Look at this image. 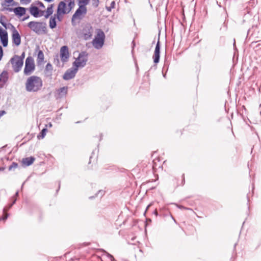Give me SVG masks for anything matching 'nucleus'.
<instances>
[{
    "instance_id": "obj_37",
    "label": "nucleus",
    "mask_w": 261,
    "mask_h": 261,
    "mask_svg": "<svg viewBox=\"0 0 261 261\" xmlns=\"http://www.w3.org/2000/svg\"><path fill=\"white\" fill-rule=\"evenodd\" d=\"M110 6H111V8H112L113 9L115 8V1H113L111 3Z\"/></svg>"
},
{
    "instance_id": "obj_44",
    "label": "nucleus",
    "mask_w": 261,
    "mask_h": 261,
    "mask_svg": "<svg viewBox=\"0 0 261 261\" xmlns=\"http://www.w3.org/2000/svg\"><path fill=\"white\" fill-rule=\"evenodd\" d=\"M5 1L6 3H8V4H10L13 1V0H5Z\"/></svg>"
},
{
    "instance_id": "obj_46",
    "label": "nucleus",
    "mask_w": 261,
    "mask_h": 261,
    "mask_svg": "<svg viewBox=\"0 0 261 261\" xmlns=\"http://www.w3.org/2000/svg\"><path fill=\"white\" fill-rule=\"evenodd\" d=\"M24 55H25V54H24V53H23L21 54V55L20 56V57H21V58H22V61L23 60V59H24Z\"/></svg>"
},
{
    "instance_id": "obj_39",
    "label": "nucleus",
    "mask_w": 261,
    "mask_h": 261,
    "mask_svg": "<svg viewBox=\"0 0 261 261\" xmlns=\"http://www.w3.org/2000/svg\"><path fill=\"white\" fill-rule=\"evenodd\" d=\"M106 10L109 11V12H111L112 9H113L112 8H111V6H106Z\"/></svg>"
},
{
    "instance_id": "obj_59",
    "label": "nucleus",
    "mask_w": 261,
    "mask_h": 261,
    "mask_svg": "<svg viewBox=\"0 0 261 261\" xmlns=\"http://www.w3.org/2000/svg\"><path fill=\"white\" fill-rule=\"evenodd\" d=\"M60 183H59V189L60 188Z\"/></svg>"
},
{
    "instance_id": "obj_7",
    "label": "nucleus",
    "mask_w": 261,
    "mask_h": 261,
    "mask_svg": "<svg viewBox=\"0 0 261 261\" xmlns=\"http://www.w3.org/2000/svg\"><path fill=\"white\" fill-rule=\"evenodd\" d=\"M93 29L90 24H87L85 26L82 30L83 36L85 40H89L91 38L92 36Z\"/></svg>"
},
{
    "instance_id": "obj_5",
    "label": "nucleus",
    "mask_w": 261,
    "mask_h": 261,
    "mask_svg": "<svg viewBox=\"0 0 261 261\" xmlns=\"http://www.w3.org/2000/svg\"><path fill=\"white\" fill-rule=\"evenodd\" d=\"M35 68L34 60L31 57L27 58L25 62L24 74L25 75H29L34 71Z\"/></svg>"
},
{
    "instance_id": "obj_19",
    "label": "nucleus",
    "mask_w": 261,
    "mask_h": 261,
    "mask_svg": "<svg viewBox=\"0 0 261 261\" xmlns=\"http://www.w3.org/2000/svg\"><path fill=\"white\" fill-rule=\"evenodd\" d=\"M54 4L50 5L47 8L44 17L45 18H48L54 12L53 10Z\"/></svg>"
},
{
    "instance_id": "obj_52",
    "label": "nucleus",
    "mask_w": 261,
    "mask_h": 261,
    "mask_svg": "<svg viewBox=\"0 0 261 261\" xmlns=\"http://www.w3.org/2000/svg\"><path fill=\"white\" fill-rule=\"evenodd\" d=\"M7 217H8V216H6L4 217V218H3V220H6V219H7Z\"/></svg>"
},
{
    "instance_id": "obj_53",
    "label": "nucleus",
    "mask_w": 261,
    "mask_h": 261,
    "mask_svg": "<svg viewBox=\"0 0 261 261\" xmlns=\"http://www.w3.org/2000/svg\"><path fill=\"white\" fill-rule=\"evenodd\" d=\"M235 45H236V41H235V39H234L233 46H235Z\"/></svg>"
},
{
    "instance_id": "obj_2",
    "label": "nucleus",
    "mask_w": 261,
    "mask_h": 261,
    "mask_svg": "<svg viewBox=\"0 0 261 261\" xmlns=\"http://www.w3.org/2000/svg\"><path fill=\"white\" fill-rule=\"evenodd\" d=\"M27 26L38 35H44L47 33L46 23L44 22L32 21L28 23Z\"/></svg>"
},
{
    "instance_id": "obj_55",
    "label": "nucleus",
    "mask_w": 261,
    "mask_h": 261,
    "mask_svg": "<svg viewBox=\"0 0 261 261\" xmlns=\"http://www.w3.org/2000/svg\"><path fill=\"white\" fill-rule=\"evenodd\" d=\"M132 43L133 44V45L134 46V45H135V42H134V41H132Z\"/></svg>"
},
{
    "instance_id": "obj_12",
    "label": "nucleus",
    "mask_w": 261,
    "mask_h": 261,
    "mask_svg": "<svg viewBox=\"0 0 261 261\" xmlns=\"http://www.w3.org/2000/svg\"><path fill=\"white\" fill-rule=\"evenodd\" d=\"M12 42L16 45L18 46L21 43V37L18 32L14 29L12 32Z\"/></svg>"
},
{
    "instance_id": "obj_57",
    "label": "nucleus",
    "mask_w": 261,
    "mask_h": 261,
    "mask_svg": "<svg viewBox=\"0 0 261 261\" xmlns=\"http://www.w3.org/2000/svg\"><path fill=\"white\" fill-rule=\"evenodd\" d=\"M2 57H3V56H0V61L2 60Z\"/></svg>"
},
{
    "instance_id": "obj_35",
    "label": "nucleus",
    "mask_w": 261,
    "mask_h": 261,
    "mask_svg": "<svg viewBox=\"0 0 261 261\" xmlns=\"http://www.w3.org/2000/svg\"><path fill=\"white\" fill-rule=\"evenodd\" d=\"M107 256L111 259V261H115V258L113 255H112L111 254H110L108 253H107Z\"/></svg>"
},
{
    "instance_id": "obj_10",
    "label": "nucleus",
    "mask_w": 261,
    "mask_h": 261,
    "mask_svg": "<svg viewBox=\"0 0 261 261\" xmlns=\"http://www.w3.org/2000/svg\"><path fill=\"white\" fill-rule=\"evenodd\" d=\"M152 58L153 59V62L155 64H157L159 62L160 58V43L159 39L156 44Z\"/></svg>"
},
{
    "instance_id": "obj_47",
    "label": "nucleus",
    "mask_w": 261,
    "mask_h": 261,
    "mask_svg": "<svg viewBox=\"0 0 261 261\" xmlns=\"http://www.w3.org/2000/svg\"><path fill=\"white\" fill-rule=\"evenodd\" d=\"M180 208H182V209H187L186 207H184V206H182V205H179L178 206Z\"/></svg>"
},
{
    "instance_id": "obj_14",
    "label": "nucleus",
    "mask_w": 261,
    "mask_h": 261,
    "mask_svg": "<svg viewBox=\"0 0 261 261\" xmlns=\"http://www.w3.org/2000/svg\"><path fill=\"white\" fill-rule=\"evenodd\" d=\"M105 39L103 38H95L92 41L94 47L97 49L101 48L103 45Z\"/></svg>"
},
{
    "instance_id": "obj_32",
    "label": "nucleus",
    "mask_w": 261,
    "mask_h": 261,
    "mask_svg": "<svg viewBox=\"0 0 261 261\" xmlns=\"http://www.w3.org/2000/svg\"><path fill=\"white\" fill-rule=\"evenodd\" d=\"M62 14H59L58 12H57L56 14H55L53 17H55V19L57 18L59 21H61V15Z\"/></svg>"
},
{
    "instance_id": "obj_26",
    "label": "nucleus",
    "mask_w": 261,
    "mask_h": 261,
    "mask_svg": "<svg viewBox=\"0 0 261 261\" xmlns=\"http://www.w3.org/2000/svg\"><path fill=\"white\" fill-rule=\"evenodd\" d=\"M47 132V128H44L42 129L41 132H40V134L38 135L37 138L39 139H43L45 136L46 135V133Z\"/></svg>"
},
{
    "instance_id": "obj_36",
    "label": "nucleus",
    "mask_w": 261,
    "mask_h": 261,
    "mask_svg": "<svg viewBox=\"0 0 261 261\" xmlns=\"http://www.w3.org/2000/svg\"><path fill=\"white\" fill-rule=\"evenodd\" d=\"M40 7L42 8H45V6L44 5V4L41 2H39L38 1L37 2V4Z\"/></svg>"
},
{
    "instance_id": "obj_1",
    "label": "nucleus",
    "mask_w": 261,
    "mask_h": 261,
    "mask_svg": "<svg viewBox=\"0 0 261 261\" xmlns=\"http://www.w3.org/2000/svg\"><path fill=\"white\" fill-rule=\"evenodd\" d=\"M25 86L27 91L36 92L41 89L43 86V81L40 77L32 75L28 78Z\"/></svg>"
},
{
    "instance_id": "obj_45",
    "label": "nucleus",
    "mask_w": 261,
    "mask_h": 261,
    "mask_svg": "<svg viewBox=\"0 0 261 261\" xmlns=\"http://www.w3.org/2000/svg\"><path fill=\"white\" fill-rule=\"evenodd\" d=\"M18 192L17 191L15 193V195L13 197V198H16V197L18 196Z\"/></svg>"
},
{
    "instance_id": "obj_29",
    "label": "nucleus",
    "mask_w": 261,
    "mask_h": 261,
    "mask_svg": "<svg viewBox=\"0 0 261 261\" xmlns=\"http://www.w3.org/2000/svg\"><path fill=\"white\" fill-rule=\"evenodd\" d=\"M1 42L4 47H6L8 45V38H4L1 40Z\"/></svg>"
},
{
    "instance_id": "obj_54",
    "label": "nucleus",
    "mask_w": 261,
    "mask_h": 261,
    "mask_svg": "<svg viewBox=\"0 0 261 261\" xmlns=\"http://www.w3.org/2000/svg\"><path fill=\"white\" fill-rule=\"evenodd\" d=\"M150 206V205H148L147 206V208H146V211H147V209L148 208V207H149ZM146 212V211H145V212Z\"/></svg>"
},
{
    "instance_id": "obj_28",
    "label": "nucleus",
    "mask_w": 261,
    "mask_h": 261,
    "mask_svg": "<svg viewBox=\"0 0 261 261\" xmlns=\"http://www.w3.org/2000/svg\"><path fill=\"white\" fill-rule=\"evenodd\" d=\"M18 167V164L16 162H13L12 164L9 167V170L11 171Z\"/></svg>"
},
{
    "instance_id": "obj_43",
    "label": "nucleus",
    "mask_w": 261,
    "mask_h": 261,
    "mask_svg": "<svg viewBox=\"0 0 261 261\" xmlns=\"http://www.w3.org/2000/svg\"><path fill=\"white\" fill-rule=\"evenodd\" d=\"M16 198H13V202L10 205V207L12 206L16 202Z\"/></svg>"
},
{
    "instance_id": "obj_40",
    "label": "nucleus",
    "mask_w": 261,
    "mask_h": 261,
    "mask_svg": "<svg viewBox=\"0 0 261 261\" xmlns=\"http://www.w3.org/2000/svg\"><path fill=\"white\" fill-rule=\"evenodd\" d=\"M106 10L109 11V12H111L112 9H113L112 8H111V6H106Z\"/></svg>"
},
{
    "instance_id": "obj_48",
    "label": "nucleus",
    "mask_w": 261,
    "mask_h": 261,
    "mask_svg": "<svg viewBox=\"0 0 261 261\" xmlns=\"http://www.w3.org/2000/svg\"><path fill=\"white\" fill-rule=\"evenodd\" d=\"M153 213L154 214V215L157 216H158V212H157V211L156 210H154V212H153Z\"/></svg>"
},
{
    "instance_id": "obj_42",
    "label": "nucleus",
    "mask_w": 261,
    "mask_h": 261,
    "mask_svg": "<svg viewBox=\"0 0 261 261\" xmlns=\"http://www.w3.org/2000/svg\"><path fill=\"white\" fill-rule=\"evenodd\" d=\"M44 14V11H41V10H40V12H39V17H41L42 16H43Z\"/></svg>"
},
{
    "instance_id": "obj_9",
    "label": "nucleus",
    "mask_w": 261,
    "mask_h": 261,
    "mask_svg": "<svg viewBox=\"0 0 261 261\" xmlns=\"http://www.w3.org/2000/svg\"><path fill=\"white\" fill-rule=\"evenodd\" d=\"M69 57L68 47L67 46H63L60 49V58L63 62L68 61Z\"/></svg>"
},
{
    "instance_id": "obj_34",
    "label": "nucleus",
    "mask_w": 261,
    "mask_h": 261,
    "mask_svg": "<svg viewBox=\"0 0 261 261\" xmlns=\"http://www.w3.org/2000/svg\"><path fill=\"white\" fill-rule=\"evenodd\" d=\"M105 194V191L103 190H99L97 193L96 194L95 196H97L98 194H100V196H102Z\"/></svg>"
},
{
    "instance_id": "obj_58",
    "label": "nucleus",
    "mask_w": 261,
    "mask_h": 261,
    "mask_svg": "<svg viewBox=\"0 0 261 261\" xmlns=\"http://www.w3.org/2000/svg\"><path fill=\"white\" fill-rule=\"evenodd\" d=\"M94 198V197H89V198H90V199H92V198Z\"/></svg>"
},
{
    "instance_id": "obj_30",
    "label": "nucleus",
    "mask_w": 261,
    "mask_h": 261,
    "mask_svg": "<svg viewBox=\"0 0 261 261\" xmlns=\"http://www.w3.org/2000/svg\"><path fill=\"white\" fill-rule=\"evenodd\" d=\"M92 6L94 8H97L99 4V0H92L91 1Z\"/></svg>"
},
{
    "instance_id": "obj_49",
    "label": "nucleus",
    "mask_w": 261,
    "mask_h": 261,
    "mask_svg": "<svg viewBox=\"0 0 261 261\" xmlns=\"http://www.w3.org/2000/svg\"><path fill=\"white\" fill-rule=\"evenodd\" d=\"M182 177H183V180H182V185H184V183H185L184 174L182 175Z\"/></svg>"
},
{
    "instance_id": "obj_41",
    "label": "nucleus",
    "mask_w": 261,
    "mask_h": 261,
    "mask_svg": "<svg viewBox=\"0 0 261 261\" xmlns=\"http://www.w3.org/2000/svg\"><path fill=\"white\" fill-rule=\"evenodd\" d=\"M0 56H3V49L1 46H0Z\"/></svg>"
},
{
    "instance_id": "obj_21",
    "label": "nucleus",
    "mask_w": 261,
    "mask_h": 261,
    "mask_svg": "<svg viewBox=\"0 0 261 261\" xmlns=\"http://www.w3.org/2000/svg\"><path fill=\"white\" fill-rule=\"evenodd\" d=\"M49 26L51 29H55L57 27V22L55 17L51 16L49 19Z\"/></svg>"
},
{
    "instance_id": "obj_4",
    "label": "nucleus",
    "mask_w": 261,
    "mask_h": 261,
    "mask_svg": "<svg viewBox=\"0 0 261 261\" xmlns=\"http://www.w3.org/2000/svg\"><path fill=\"white\" fill-rule=\"evenodd\" d=\"M11 63L12 65L13 70L15 72H18L21 69L23 61L21 57L15 55L11 59Z\"/></svg>"
},
{
    "instance_id": "obj_51",
    "label": "nucleus",
    "mask_w": 261,
    "mask_h": 261,
    "mask_svg": "<svg viewBox=\"0 0 261 261\" xmlns=\"http://www.w3.org/2000/svg\"><path fill=\"white\" fill-rule=\"evenodd\" d=\"M4 169H5V168H3V167H1L0 168V171H3V170H4Z\"/></svg>"
},
{
    "instance_id": "obj_38",
    "label": "nucleus",
    "mask_w": 261,
    "mask_h": 261,
    "mask_svg": "<svg viewBox=\"0 0 261 261\" xmlns=\"http://www.w3.org/2000/svg\"><path fill=\"white\" fill-rule=\"evenodd\" d=\"M6 113V111L4 110L0 111V118L4 114Z\"/></svg>"
},
{
    "instance_id": "obj_33",
    "label": "nucleus",
    "mask_w": 261,
    "mask_h": 261,
    "mask_svg": "<svg viewBox=\"0 0 261 261\" xmlns=\"http://www.w3.org/2000/svg\"><path fill=\"white\" fill-rule=\"evenodd\" d=\"M31 0H20V3L22 5H27L31 2Z\"/></svg>"
},
{
    "instance_id": "obj_61",
    "label": "nucleus",
    "mask_w": 261,
    "mask_h": 261,
    "mask_svg": "<svg viewBox=\"0 0 261 261\" xmlns=\"http://www.w3.org/2000/svg\"><path fill=\"white\" fill-rule=\"evenodd\" d=\"M260 115H261V111L260 112Z\"/></svg>"
},
{
    "instance_id": "obj_8",
    "label": "nucleus",
    "mask_w": 261,
    "mask_h": 261,
    "mask_svg": "<svg viewBox=\"0 0 261 261\" xmlns=\"http://www.w3.org/2000/svg\"><path fill=\"white\" fill-rule=\"evenodd\" d=\"M77 70L78 69L75 67L68 69L64 74L63 79L67 81L74 78Z\"/></svg>"
},
{
    "instance_id": "obj_16",
    "label": "nucleus",
    "mask_w": 261,
    "mask_h": 261,
    "mask_svg": "<svg viewBox=\"0 0 261 261\" xmlns=\"http://www.w3.org/2000/svg\"><path fill=\"white\" fill-rule=\"evenodd\" d=\"M35 158L33 156L23 158L22 160V164L25 166H29L35 161Z\"/></svg>"
},
{
    "instance_id": "obj_17",
    "label": "nucleus",
    "mask_w": 261,
    "mask_h": 261,
    "mask_svg": "<svg viewBox=\"0 0 261 261\" xmlns=\"http://www.w3.org/2000/svg\"><path fill=\"white\" fill-rule=\"evenodd\" d=\"M9 79V74L7 71H3L0 74V82H2L3 84H6Z\"/></svg>"
},
{
    "instance_id": "obj_60",
    "label": "nucleus",
    "mask_w": 261,
    "mask_h": 261,
    "mask_svg": "<svg viewBox=\"0 0 261 261\" xmlns=\"http://www.w3.org/2000/svg\"><path fill=\"white\" fill-rule=\"evenodd\" d=\"M51 125H51V123H50V124H49V126H51Z\"/></svg>"
},
{
    "instance_id": "obj_13",
    "label": "nucleus",
    "mask_w": 261,
    "mask_h": 261,
    "mask_svg": "<svg viewBox=\"0 0 261 261\" xmlns=\"http://www.w3.org/2000/svg\"><path fill=\"white\" fill-rule=\"evenodd\" d=\"M57 12H58L59 14H66L69 13L67 12L66 4L65 2L62 1L59 3L58 6Z\"/></svg>"
},
{
    "instance_id": "obj_24",
    "label": "nucleus",
    "mask_w": 261,
    "mask_h": 261,
    "mask_svg": "<svg viewBox=\"0 0 261 261\" xmlns=\"http://www.w3.org/2000/svg\"><path fill=\"white\" fill-rule=\"evenodd\" d=\"M8 37V33L7 31L5 30H4L1 27H0V39L1 40L4 38H6Z\"/></svg>"
},
{
    "instance_id": "obj_18",
    "label": "nucleus",
    "mask_w": 261,
    "mask_h": 261,
    "mask_svg": "<svg viewBox=\"0 0 261 261\" xmlns=\"http://www.w3.org/2000/svg\"><path fill=\"white\" fill-rule=\"evenodd\" d=\"M68 87L67 86L63 87L57 90L58 94L59 97L65 96L67 93Z\"/></svg>"
},
{
    "instance_id": "obj_23",
    "label": "nucleus",
    "mask_w": 261,
    "mask_h": 261,
    "mask_svg": "<svg viewBox=\"0 0 261 261\" xmlns=\"http://www.w3.org/2000/svg\"><path fill=\"white\" fill-rule=\"evenodd\" d=\"M96 35L95 38L105 39V35L104 32L101 29L96 30Z\"/></svg>"
},
{
    "instance_id": "obj_15",
    "label": "nucleus",
    "mask_w": 261,
    "mask_h": 261,
    "mask_svg": "<svg viewBox=\"0 0 261 261\" xmlns=\"http://www.w3.org/2000/svg\"><path fill=\"white\" fill-rule=\"evenodd\" d=\"M40 10L39 8L35 6L31 5L30 8V13L34 17L37 18L39 17Z\"/></svg>"
},
{
    "instance_id": "obj_50",
    "label": "nucleus",
    "mask_w": 261,
    "mask_h": 261,
    "mask_svg": "<svg viewBox=\"0 0 261 261\" xmlns=\"http://www.w3.org/2000/svg\"><path fill=\"white\" fill-rule=\"evenodd\" d=\"M29 18V16H27V17H24V18H23V20L24 21V20H26V19H28Z\"/></svg>"
},
{
    "instance_id": "obj_20",
    "label": "nucleus",
    "mask_w": 261,
    "mask_h": 261,
    "mask_svg": "<svg viewBox=\"0 0 261 261\" xmlns=\"http://www.w3.org/2000/svg\"><path fill=\"white\" fill-rule=\"evenodd\" d=\"M44 56L43 51L39 50L37 55V62L38 64H41L44 61Z\"/></svg>"
},
{
    "instance_id": "obj_11",
    "label": "nucleus",
    "mask_w": 261,
    "mask_h": 261,
    "mask_svg": "<svg viewBox=\"0 0 261 261\" xmlns=\"http://www.w3.org/2000/svg\"><path fill=\"white\" fill-rule=\"evenodd\" d=\"M6 9L10 12H12V11H13L15 14L19 17H21L23 15H24L26 12V9L24 7H18L14 9L9 8H6Z\"/></svg>"
},
{
    "instance_id": "obj_27",
    "label": "nucleus",
    "mask_w": 261,
    "mask_h": 261,
    "mask_svg": "<svg viewBox=\"0 0 261 261\" xmlns=\"http://www.w3.org/2000/svg\"><path fill=\"white\" fill-rule=\"evenodd\" d=\"M78 4H81L84 6L87 5L90 2V0H77Z\"/></svg>"
},
{
    "instance_id": "obj_31",
    "label": "nucleus",
    "mask_w": 261,
    "mask_h": 261,
    "mask_svg": "<svg viewBox=\"0 0 261 261\" xmlns=\"http://www.w3.org/2000/svg\"><path fill=\"white\" fill-rule=\"evenodd\" d=\"M3 19H6V17L5 16H1L0 17V23L4 27H6V23L3 20Z\"/></svg>"
},
{
    "instance_id": "obj_3",
    "label": "nucleus",
    "mask_w": 261,
    "mask_h": 261,
    "mask_svg": "<svg viewBox=\"0 0 261 261\" xmlns=\"http://www.w3.org/2000/svg\"><path fill=\"white\" fill-rule=\"evenodd\" d=\"M88 54L86 51H82L79 54L77 58L73 62V65L77 69L79 67H84L88 61Z\"/></svg>"
},
{
    "instance_id": "obj_25",
    "label": "nucleus",
    "mask_w": 261,
    "mask_h": 261,
    "mask_svg": "<svg viewBox=\"0 0 261 261\" xmlns=\"http://www.w3.org/2000/svg\"><path fill=\"white\" fill-rule=\"evenodd\" d=\"M67 12L69 13L74 6V2L72 0H68Z\"/></svg>"
},
{
    "instance_id": "obj_22",
    "label": "nucleus",
    "mask_w": 261,
    "mask_h": 261,
    "mask_svg": "<svg viewBox=\"0 0 261 261\" xmlns=\"http://www.w3.org/2000/svg\"><path fill=\"white\" fill-rule=\"evenodd\" d=\"M53 70V66L49 63H47L45 66V70L46 72L47 76H50L51 75V71Z\"/></svg>"
},
{
    "instance_id": "obj_56",
    "label": "nucleus",
    "mask_w": 261,
    "mask_h": 261,
    "mask_svg": "<svg viewBox=\"0 0 261 261\" xmlns=\"http://www.w3.org/2000/svg\"><path fill=\"white\" fill-rule=\"evenodd\" d=\"M57 63H59V60L58 59H57Z\"/></svg>"
},
{
    "instance_id": "obj_6",
    "label": "nucleus",
    "mask_w": 261,
    "mask_h": 261,
    "mask_svg": "<svg viewBox=\"0 0 261 261\" xmlns=\"http://www.w3.org/2000/svg\"><path fill=\"white\" fill-rule=\"evenodd\" d=\"M78 5L79 6V8L76 10L75 12L72 16V22L76 19H82V17H81V15H85L87 13V10L85 6L81 4H78Z\"/></svg>"
}]
</instances>
